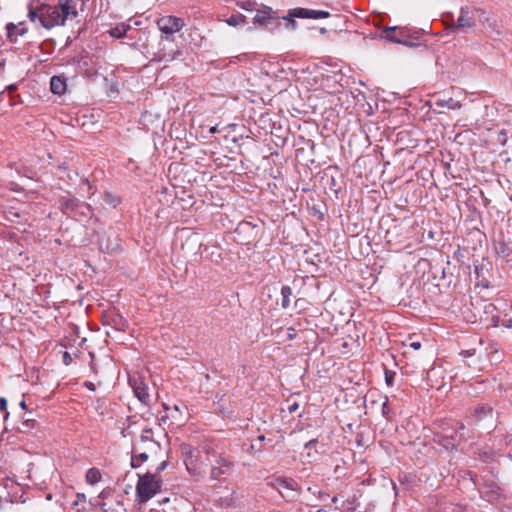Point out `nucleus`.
I'll use <instances>...</instances> for the list:
<instances>
[{
  "instance_id": "dca6fc26",
  "label": "nucleus",
  "mask_w": 512,
  "mask_h": 512,
  "mask_svg": "<svg viewBox=\"0 0 512 512\" xmlns=\"http://www.w3.org/2000/svg\"><path fill=\"white\" fill-rule=\"evenodd\" d=\"M291 16H297V18H309V19H320L328 18L330 13L324 10H314L308 8H293Z\"/></svg>"
},
{
  "instance_id": "6e6552de",
  "label": "nucleus",
  "mask_w": 512,
  "mask_h": 512,
  "mask_svg": "<svg viewBox=\"0 0 512 512\" xmlns=\"http://www.w3.org/2000/svg\"><path fill=\"white\" fill-rule=\"evenodd\" d=\"M78 2L79 0H58L57 4H55L61 26H65L68 20L72 21L78 17Z\"/></svg>"
},
{
  "instance_id": "a878e982",
  "label": "nucleus",
  "mask_w": 512,
  "mask_h": 512,
  "mask_svg": "<svg viewBox=\"0 0 512 512\" xmlns=\"http://www.w3.org/2000/svg\"><path fill=\"white\" fill-rule=\"evenodd\" d=\"M103 202L112 208H116L121 203V199L112 192L106 191L103 194Z\"/></svg>"
},
{
  "instance_id": "b1692460",
  "label": "nucleus",
  "mask_w": 512,
  "mask_h": 512,
  "mask_svg": "<svg viewBox=\"0 0 512 512\" xmlns=\"http://www.w3.org/2000/svg\"><path fill=\"white\" fill-rule=\"evenodd\" d=\"M227 25L232 27H237L240 25H245L247 23V18L245 15L241 13L232 14L229 18L225 20Z\"/></svg>"
},
{
  "instance_id": "09e8293b",
  "label": "nucleus",
  "mask_w": 512,
  "mask_h": 512,
  "mask_svg": "<svg viewBox=\"0 0 512 512\" xmlns=\"http://www.w3.org/2000/svg\"><path fill=\"white\" fill-rule=\"evenodd\" d=\"M26 32H27V30L25 28H20L19 31H18V34L19 35H24Z\"/></svg>"
},
{
  "instance_id": "bf43d9fd",
  "label": "nucleus",
  "mask_w": 512,
  "mask_h": 512,
  "mask_svg": "<svg viewBox=\"0 0 512 512\" xmlns=\"http://www.w3.org/2000/svg\"><path fill=\"white\" fill-rule=\"evenodd\" d=\"M106 334H107L108 336H112V332H111V331H109V330H108V331H106Z\"/></svg>"
},
{
  "instance_id": "4c0bfd02",
  "label": "nucleus",
  "mask_w": 512,
  "mask_h": 512,
  "mask_svg": "<svg viewBox=\"0 0 512 512\" xmlns=\"http://www.w3.org/2000/svg\"><path fill=\"white\" fill-rule=\"evenodd\" d=\"M506 132L504 130H502L500 133H499V137H498V141L501 143V144H505L506 143Z\"/></svg>"
},
{
  "instance_id": "473e14b6",
  "label": "nucleus",
  "mask_w": 512,
  "mask_h": 512,
  "mask_svg": "<svg viewBox=\"0 0 512 512\" xmlns=\"http://www.w3.org/2000/svg\"><path fill=\"white\" fill-rule=\"evenodd\" d=\"M395 375L396 373L394 371L385 370V382L388 386H393Z\"/></svg>"
},
{
  "instance_id": "9d476101",
  "label": "nucleus",
  "mask_w": 512,
  "mask_h": 512,
  "mask_svg": "<svg viewBox=\"0 0 512 512\" xmlns=\"http://www.w3.org/2000/svg\"><path fill=\"white\" fill-rule=\"evenodd\" d=\"M476 25V21L472 10L468 6H462L459 11V17L456 22H452L448 25L447 29L450 32H456L463 28H473Z\"/></svg>"
},
{
  "instance_id": "49530a36",
  "label": "nucleus",
  "mask_w": 512,
  "mask_h": 512,
  "mask_svg": "<svg viewBox=\"0 0 512 512\" xmlns=\"http://www.w3.org/2000/svg\"><path fill=\"white\" fill-rule=\"evenodd\" d=\"M108 496V492L103 490L100 492V494L98 495V498H101V499H105L106 497Z\"/></svg>"
},
{
  "instance_id": "052dcab7",
  "label": "nucleus",
  "mask_w": 512,
  "mask_h": 512,
  "mask_svg": "<svg viewBox=\"0 0 512 512\" xmlns=\"http://www.w3.org/2000/svg\"><path fill=\"white\" fill-rule=\"evenodd\" d=\"M510 408L511 410H509V413L512 414V401L510 402Z\"/></svg>"
},
{
  "instance_id": "2eb2a0df",
  "label": "nucleus",
  "mask_w": 512,
  "mask_h": 512,
  "mask_svg": "<svg viewBox=\"0 0 512 512\" xmlns=\"http://www.w3.org/2000/svg\"><path fill=\"white\" fill-rule=\"evenodd\" d=\"M269 485L273 489H276L282 495V497H284L282 489L298 491L300 488L298 483L294 479L286 477H276L269 483Z\"/></svg>"
},
{
  "instance_id": "6ab92c4d",
  "label": "nucleus",
  "mask_w": 512,
  "mask_h": 512,
  "mask_svg": "<svg viewBox=\"0 0 512 512\" xmlns=\"http://www.w3.org/2000/svg\"><path fill=\"white\" fill-rule=\"evenodd\" d=\"M149 459V454L146 451H140L138 444H133L131 452L130 466L133 469L139 468L143 462Z\"/></svg>"
},
{
  "instance_id": "f8f14e48",
  "label": "nucleus",
  "mask_w": 512,
  "mask_h": 512,
  "mask_svg": "<svg viewBox=\"0 0 512 512\" xmlns=\"http://www.w3.org/2000/svg\"><path fill=\"white\" fill-rule=\"evenodd\" d=\"M104 325L110 326L115 332H125L129 326L128 321L117 312L109 313L105 317Z\"/></svg>"
},
{
  "instance_id": "864d4df0",
  "label": "nucleus",
  "mask_w": 512,
  "mask_h": 512,
  "mask_svg": "<svg viewBox=\"0 0 512 512\" xmlns=\"http://www.w3.org/2000/svg\"><path fill=\"white\" fill-rule=\"evenodd\" d=\"M257 439L259 441H264L265 440V436L264 435H259Z\"/></svg>"
},
{
  "instance_id": "f03ea898",
  "label": "nucleus",
  "mask_w": 512,
  "mask_h": 512,
  "mask_svg": "<svg viewBox=\"0 0 512 512\" xmlns=\"http://www.w3.org/2000/svg\"><path fill=\"white\" fill-rule=\"evenodd\" d=\"M162 480L157 474L146 473L138 474L136 484V500L140 504H145L160 492Z\"/></svg>"
},
{
  "instance_id": "72a5a7b5",
  "label": "nucleus",
  "mask_w": 512,
  "mask_h": 512,
  "mask_svg": "<svg viewBox=\"0 0 512 512\" xmlns=\"http://www.w3.org/2000/svg\"><path fill=\"white\" fill-rule=\"evenodd\" d=\"M7 400L4 397L0 398V413L3 414V418L7 419L9 416V412L6 410Z\"/></svg>"
},
{
  "instance_id": "de8ad7c7",
  "label": "nucleus",
  "mask_w": 512,
  "mask_h": 512,
  "mask_svg": "<svg viewBox=\"0 0 512 512\" xmlns=\"http://www.w3.org/2000/svg\"><path fill=\"white\" fill-rule=\"evenodd\" d=\"M295 330L293 328L288 329V338L292 339L294 337Z\"/></svg>"
},
{
  "instance_id": "f3484780",
  "label": "nucleus",
  "mask_w": 512,
  "mask_h": 512,
  "mask_svg": "<svg viewBox=\"0 0 512 512\" xmlns=\"http://www.w3.org/2000/svg\"><path fill=\"white\" fill-rule=\"evenodd\" d=\"M0 209L4 219L11 223H21L24 218L20 210L14 205H1Z\"/></svg>"
},
{
  "instance_id": "f257e3e1",
  "label": "nucleus",
  "mask_w": 512,
  "mask_h": 512,
  "mask_svg": "<svg viewBox=\"0 0 512 512\" xmlns=\"http://www.w3.org/2000/svg\"><path fill=\"white\" fill-rule=\"evenodd\" d=\"M27 10L29 21L34 24L38 23L46 30L61 26L58 10L55 5L41 2V0H29Z\"/></svg>"
},
{
  "instance_id": "a211bd4d",
  "label": "nucleus",
  "mask_w": 512,
  "mask_h": 512,
  "mask_svg": "<svg viewBox=\"0 0 512 512\" xmlns=\"http://www.w3.org/2000/svg\"><path fill=\"white\" fill-rule=\"evenodd\" d=\"M137 444H148V451L155 453L160 449V444L153 438L151 428H144Z\"/></svg>"
},
{
  "instance_id": "c03bdc74",
  "label": "nucleus",
  "mask_w": 512,
  "mask_h": 512,
  "mask_svg": "<svg viewBox=\"0 0 512 512\" xmlns=\"http://www.w3.org/2000/svg\"><path fill=\"white\" fill-rule=\"evenodd\" d=\"M138 445H139L140 451H146L147 453H151L150 451H148V444H138Z\"/></svg>"
},
{
  "instance_id": "ddd939ff",
  "label": "nucleus",
  "mask_w": 512,
  "mask_h": 512,
  "mask_svg": "<svg viewBox=\"0 0 512 512\" xmlns=\"http://www.w3.org/2000/svg\"><path fill=\"white\" fill-rule=\"evenodd\" d=\"M82 202L76 197L68 194L59 199V205L63 213L77 217V210Z\"/></svg>"
},
{
  "instance_id": "603ef678",
  "label": "nucleus",
  "mask_w": 512,
  "mask_h": 512,
  "mask_svg": "<svg viewBox=\"0 0 512 512\" xmlns=\"http://www.w3.org/2000/svg\"><path fill=\"white\" fill-rule=\"evenodd\" d=\"M181 53L182 52L180 50H177L171 58L173 59L176 55H181Z\"/></svg>"
},
{
  "instance_id": "393cba45",
  "label": "nucleus",
  "mask_w": 512,
  "mask_h": 512,
  "mask_svg": "<svg viewBox=\"0 0 512 512\" xmlns=\"http://www.w3.org/2000/svg\"><path fill=\"white\" fill-rule=\"evenodd\" d=\"M101 472L99 469L97 468H90L87 470L86 472V482L89 484V485H95L96 483H98L100 480H101Z\"/></svg>"
},
{
  "instance_id": "58836bf2",
  "label": "nucleus",
  "mask_w": 512,
  "mask_h": 512,
  "mask_svg": "<svg viewBox=\"0 0 512 512\" xmlns=\"http://www.w3.org/2000/svg\"><path fill=\"white\" fill-rule=\"evenodd\" d=\"M317 443H318L317 439H311L310 441L305 443L304 448L305 449H310V448L314 447Z\"/></svg>"
},
{
  "instance_id": "4be33fe9",
  "label": "nucleus",
  "mask_w": 512,
  "mask_h": 512,
  "mask_svg": "<svg viewBox=\"0 0 512 512\" xmlns=\"http://www.w3.org/2000/svg\"><path fill=\"white\" fill-rule=\"evenodd\" d=\"M131 29V26L126 23H119L115 27L111 28L108 33L111 37L122 38Z\"/></svg>"
},
{
  "instance_id": "0eeeda50",
  "label": "nucleus",
  "mask_w": 512,
  "mask_h": 512,
  "mask_svg": "<svg viewBox=\"0 0 512 512\" xmlns=\"http://www.w3.org/2000/svg\"><path fill=\"white\" fill-rule=\"evenodd\" d=\"M156 24L158 29L166 35V40H172L174 33L180 31L185 26L182 18L172 15L162 16L157 20Z\"/></svg>"
},
{
  "instance_id": "aec40b11",
  "label": "nucleus",
  "mask_w": 512,
  "mask_h": 512,
  "mask_svg": "<svg viewBox=\"0 0 512 512\" xmlns=\"http://www.w3.org/2000/svg\"><path fill=\"white\" fill-rule=\"evenodd\" d=\"M67 79L64 76L55 75L50 79V90L53 94L63 95L67 89Z\"/></svg>"
},
{
  "instance_id": "2f4dec72",
  "label": "nucleus",
  "mask_w": 512,
  "mask_h": 512,
  "mask_svg": "<svg viewBox=\"0 0 512 512\" xmlns=\"http://www.w3.org/2000/svg\"><path fill=\"white\" fill-rule=\"evenodd\" d=\"M382 415L388 419V420H391L392 417H393V412H392V409L390 408L389 404H388V398L386 397L385 398V401L384 403L382 404Z\"/></svg>"
},
{
  "instance_id": "c9c22d12",
  "label": "nucleus",
  "mask_w": 512,
  "mask_h": 512,
  "mask_svg": "<svg viewBox=\"0 0 512 512\" xmlns=\"http://www.w3.org/2000/svg\"><path fill=\"white\" fill-rule=\"evenodd\" d=\"M71 362H72L71 355L65 351L63 354V363L68 366L71 364Z\"/></svg>"
},
{
  "instance_id": "79ce46f5",
  "label": "nucleus",
  "mask_w": 512,
  "mask_h": 512,
  "mask_svg": "<svg viewBox=\"0 0 512 512\" xmlns=\"http://www.w3.org/2000/svg\"><path fill=\"white\" fill-rule=\"evenodd\" d=\"M410 347L413 348L414 350H418L421 348V343L418 341L411 342Z\"/></svg>"
},
{
  "instance_id": "20e7f679",
  "label": "nucleus",
  "mask_w": 512,
  "mask_h": 512,
  "mask_svg": "<svg viewBox=\"0 0 512 512\" xmlns=\"http://www.w3.org/2000/svg\"><path fill=\"white\" fill-rule=\"evenodd\" d=\"M181 453L184 458V463L187 471L192 476H202L205 473V467L200 458V451L189 444L181 446Z\"/></svg>"
},
{
  "instance_id": "412c9836",
  "label": "nucleus",
  "mask_w": 512,
  "mask_h": 512,
  "mask_svg": "<svg viewBox=\"0 0 512 512\" xmlns=\"http://www.w3.org/2000/svg\"><path fill=\"white\" fill-rule=\"evenodd\" d=\"M495 251L498 256L503 259H509L512 257V242L500 240L495 243Z\"/></svg>"
},
{
  "instance_id": "37998d69",
  "label": "nucleus",
  "mask_w": 512,
  "mask_h": 512,
  "mask_svg": "<svg viewBox=\"0 0 512 512\" xmlns=\"http://www.w3.org/2000/svg\"><path fill=\"white\" fill-rule=\"evenodd\" d=\"M84 385H85V387H86V388H88V389H89V390H91V391H94V390H95V385H94V383H92V382H88V381H87V382H85V383H84Z\"/></svg>"
},
{
  "instance_id": "3c124183",
  "label": "nucleus",
  "mask_w": 512,
  "mask_h": 512,
  "mask_svg": "<svg viewBox=\"0 0 512 512\" xmlns=\"http://www.w3.org/2000/svg\"><path fill=\"white\" fill-rule=\"evenodd\" d=\"M319 32L321 34H326L327 33V29L325 27H322V28L319 29Z\"/></svg>"
},
{
  "instance_id": "a18cd8bd",
  "label": "nucleus",
  "mask_w": 512,
  "mask_h": 512,
  "mask_svg": "<svg viewBox=\"0 0 512 512\" xmlns=\"http://www.w3.org/2000/svg\"><path fill=\"white\" fill-rule=\"evenodd\" d=\"M97 506L103 511V512H108V508L106 507V503L102 502V503H99L97 504Z\"/></svg>"
},
{
  "instance_id": "4468645a",
  "label": "nucleus",
  "mask_w": 512,
  "mask_h": 512,
  "mask_svg": "<svg viewBox=\"0 0 512 512\" xmlns=\"http://www.w3.org/2000/svg\"><path fill=\"white\" fill-rule=\"evenodd\" d=\"M129 383L138 400L144 405H149L150 396L147 385L139 378H130Z\"/></svg>"
},
{
  "instance_id": "c756f323",
  "label": "nucleus",
  "mask_w": 512,
  "mask_h": 512,
  "mask_svg": "<svg viewBox=\"0 0 512 512\" xmlns=\"http://www.w3.org/2000/svg\"><path fill=\"white\" fill-rule=\"evenodd\" d=\"M7 30V38L11 43H16L17 38L15 36V31L17 30V26L14 23H8L6 25Z\"/></svg>"
},
{
  "instance_id": "f704fd0d",
  "label": "nucleus",
  "mask_w": 512,
  "mask_h": 512,
  "mask_svg": "<svg viewBox=\"0 0 512 512\" xmlns=\"http://www.w3.org/2000/svg\"><path fill=\"white\" fill-rule=\"evenodd\" d=\"M169 462L168 461H162L156 468V472L154 474H160L162 471H164L166 469V467L168 466Z\"/></svg>"
},
{
  "instance_id": "c85d7f7f",
  "label": "nucleus",
  "mask_w": 512,
  "mask_h": 512,
  "mask_svg": "<svg viewBox=\"0 0 512 512\" xmlns=\"http://www.w3.org/2000/svg\"><path fill=\"white\" fill-rule=\"evenodd\" d=\"M236 5L246 11H256L255 6L257 3L254 0H237Z\"/></svg>"
},
{
  "instance_id": "a19ab883",
  "label": "nucleus",
  "mask_w": 512,
  "mask_h": 512,
  "mask_svg": "<svg viewBox=\"0 0 512 512\" xmlns=\"http://www.w3.org/2000/svg\"><path fill=\"white\" fill-rule=\"evenodd\" d=\"M86 501V495L84 493H78L77 494V500L75 501V505H77L78 503L80 502H85Z\"/></svg>"
},
{
  "instance_id": "e433bc0d",
  "label": "nucleus",
  "mask_w": 512,
  "mask_h": 512,
  "mask_svg": "<svg viewBox=\"0 0 512 512\" xmlns=\"http://www.w3.org/2000/svg\"><path fill=\"white\" fill-rule=\"evenodd\" d=\"M299 408V404L297 402H293L292 404L288 405L287 410L290 414L296 412V410Z\"/></svg>"
},
{
  "instance_id": "7ed1b4c3",
  "label": "nucleus",
  "mask_w": 512,
  "mask_h": 512,
  "mask_svg": "<svg viewBox=\"0 0 512 512\" xmlns=\"http://www.w3.org/2000/svg\"><path fill=\"white\" fill-rule=\"evenodd\" d=\"M203 449L207 456L213 455L215 457L210 470L211 480L221 481L226 476L230 475L234 464L228 457L221 453H216L210 446H205Z\"/></svg>"
},
{
  "instance_id": "4d7b16f0",
  "label": "nucleus",
  "mask_w": 512,
  "mask_h": 512,
  "mask_svg": "<svg viewBox=\"0 0 512 512\" xmlns=\"http://www.w3.org/2000/svg\"><path fill=\"white\" fill-rule=\"evenodd\" d=\"M210 132H211V133H215V132H216V127H212V128L210 129Z\"/></svg>"
},
{
  "instance_id": "cd10ccee",
  "label": "nucleus",
  "mask_w": 512,
  "mask_h": 512,
  "mask_svg": "<svg viewBox=\"0 0 512 512\" xmlns=\"http://www.w3.org/2000/svg\"><path fill=\"white\" fill-rule=\"evenodd\" d=\"M292 9L288 11L287 15H280V21L283 20L285 22V27L290 30H295L297 28V22L294 18H297V16H291Z\"/></svg>"
},
{
  "instance_id": "1a4fd4ad",
  "label": "nucleus",
  "mask_w": 512,
  "mask_h": 512,
  "mask_svg": "<svg viewBox=\"0 0 512 512\" xmlns=\"http://www.w3.org/2000/svg\"><path fill=\"white\" fill-rule=\"evenodd\" d=\"M486 422V429H490L494 426V413L492 407L487 404L475 407L470 417V424L477 425Z\"/></svg>"
},
{
  "instance_id": "7c9ffc66",
  "label": "nucleus",
  "mask_w": 512,
  "mask_h": 512,
  "mask_svg": "<svg viewBox=\"0 0 512 512\" xmlns=\"http://www.w3.org/2000/svg\"><path fill=\"white\" fill-rule=\"evenodd\" d=\"M77 216H81L83 218H89L91 216V208L88 204L82 202L77 210Z\"/></svg>"
},
{
  "instance_id": "39448f33",
  "label": "nucleus",
  "mask_w": 512,
  "mask_h": 512,
  "mask_svg": "<svg viewBox=\"0 0 512 512\" xmlns=\"http://www.w3.org/2000/svg\"><path fill=\"white\" fill-rule=\"evenodd\" d=\"M253 24L269 31H275L281 26L280 15L271 7L262 5L260 9H256Z\"/></svg>"
},
{
  "instance_id": "5701e85b",
  "label": "nucleus",
  "mask_w": 512,
  "mask_h": 512,
  "mask_svg": "<svg viewBox=\"0 0 512 512\" xmlns=\"http://www.w3.org/2000/svg\"><path fill=\"white\" fill-rule=\"evenodd\" d=\"M435 105L438 107H447L448 109L451 110L460 109L462 107V104L459 101L454 100L453 98L437 99L435 101Z\"/></svg>"
},
{
  "instance_id": "6e6d98bb",
  "label": "nucleus",
  "mask_w": 512,
  "mask_h": 512,
  "mask_svg": "<svg viewBox=\"0 0 512 512\" xmlns=\"http://www.w3.org/2000/svg\"><path fill=\"white\" fill-rule=\"evenodd\" d=\"M489 26H490V27H492V28L495 30V28H496V23H495V22L490 23V24H489Z\"/></svg>"
},
{
  "instance_id": "8fccbe9b",
  "label": "nucleus",
  "mask_w": 512,
  "mask_h": 512,
  "mask_svg": "<svg viewBox=\"0 0 512 512\" xmlns=\"http://www.w3.org/2000/svg\"><path fill=\"white\" fill-rule=\"evenodd\" d=\"M19 405H20V407H21L22 409H26V408H27V406H26V402H25L24 400H22V401L20 402V404H19Z\"/></svg>"
},
{
  "instance_id": "bb28decb",
  "label": "nucleus",
  "mask_w": 512,
  "mask_h": 512,
  "mask_svg": "<svg viewBox=\"0 0 512 512\" xmlns=\"http://www.w3.org/2000/svg\"><path fill=\"white\" fill-rule=\"evenodd\" d=\"M291 295H292L291 287L284 285L281 288V296H282L281 306H282V308L287 309L289 307Z\"/></svg>"
},
{
  "instance_id": "ea45409f",
  "label": "nucleus",
  "mask_w": 512,
  "mask_h": 512,
  "mask_svg": "<svg viewBox=\"0 0 512 512\" xmlns=\"http://www.w3.org/2000/svg\"><path fill=\"white\" fill-rule=\"evenodd\" d=\"M219 505L220 506H230L231 505V499H229V498H220L219 499Z\"/></svg>"
},
{
  "instance_id": "13d9d810",
  "label": "nucleus",
  "mask_w": 512,
  "mask_h": 512,
  "mask_svg": "<svg viewBox=\"0 0 512 512\" xmlns=\"http://www.w3.org/2000/svg\"><path fill=\"white\" fill-rule=\"evenodd\" d=\"M337 501H338V498H337V497H333V498H332V502H333V503H336Z\"/></svg>"
},
{
  "instance_id": "9b49d317",
  "label": "nucleus",
  "mask_w": 512,
  "mask_h": 512,
  "mask_svg": "<svg viewBox=\"0 0 512 512\" xmlns=\"http://www.w3.org/2000/svg\"><path fill=\"white\" fill-rule=\"evenodd\" d=\"M384 39L390 41V42H394V43H398V44H403V45H407V46H413L414 44L410 41H408L406 38H407V31L405 28L403 27H398V26H394V27H386L384 28L383 30V36H382Z\"/></svg>"
},
{
  "instance_id": "680f3d73",
  "label": "nucleus",
  "mask_w": 512,
  "mask_h": 512,
  "mask_svg": "<svg viewBox=\"0 0 512 512\" xmlns=\"http://www.w3.org/2000/svg\"><path fill=\"white\" fill-rule=\"evenodd\" d=\"M317 512H321V510H318Z\"/></svg>"
},
{
  "instance_id": "423d86ee",
  "label": "nucleus",
  "mask_w": 512,
  "mask_h": 512,
  "mask_svg": "<svg viewBox=\"0 0 512 512\" xmlns=\"http://www.w3.org/2000/svg\"><path fill=\"white\" fill-rule=\"evenodd\" d=\"M465 429L464 424L455 423L452 427L443 428V431L440 435L441 439L439 440L440 444H442L445 448H455L456 445L464 439L463 431Z\"/></svg>"
},
{
  "instance_id": "5fc2aeb1",
  "label": "nucleus",
  "mask_w": 512,
  "mask_h": 512,
  "mask_svg": "<svg viewBox=\"0 0 512 512\" xmlns=\"http://www.w3.org/2000/svg\"><path fill=\"white\" fill-rule=\"evenodd\" d=\"M15 88H16V87H15V85H10V86H8V88H7V89H8L9 91H12V90H14Z\"/></svg>"
},
{
  "instance_id": "e2e57ef3",
  "label": "nucleus",
  "mask_w": 512,
  "mask_h": 512,
  "mask_svg": "<svg viewBox=\"0 0 512 512\" xmlns=\"http://www.w3.org/2000/svg\"><path fill=\"white\" fill-rule=\"evenodd\" d=\"M317 512H321V510H318Z\"/></svg>"
}]
</instances>
